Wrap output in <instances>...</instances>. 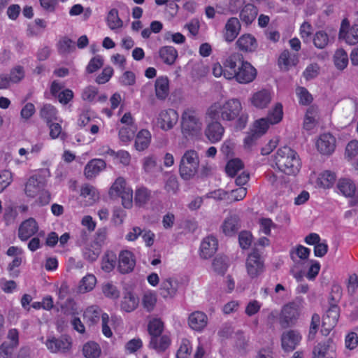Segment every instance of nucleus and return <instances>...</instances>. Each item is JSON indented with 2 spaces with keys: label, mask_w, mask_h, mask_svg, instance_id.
<instances>
[{
  "label": "nucleus",
  "mask_w": 358,
  "mask_h": 358,
  "mask_svg": "<svg viewBox=\"0 0 358 358\" xmlns=\"http://www.w3.org/2000/svg\"><path fill=\"white\" fill-rule=\"evenodd\" d=\"M205 117L224 122L237 120L241 128L248 121V115L243 114L242 103L237 98L220 99L212 102L206 110Z\"/></svg>",
  "instance_id": "nucleus-1"
},
{
  "label": "nucleus",
  "mask_w": 358,
  "mask_h": 358,
  "mask_svg": "<svg viewBox=\"0 0 358 358\" xmlns=\"http://www.w3.org/2000/svg\"><path fill=\"white\" fill-rule=\"evenodd\" d=\"M272 166L287 176H296L300 171L301 160L299 154L289 146L279 148L271 156Z\"/></svg>",
  "instance_id": "nucleus-2"
},
{
  "label": "nucleus",
  "mask_w": 358,
  "mask_h": 358,
  "mask_svg": "<svg viewBox=\"0 0 358 358\" xmlns=\"http://www.w3.org/2000/svg\"><path fill=\"white\" fill-rule=\"evenodd\" d=\"M224 65L231 69L225 73L227 80L235 79L241 84L252 82L257 76V70L248 62L243 61L237 55H231L224 61Z\"/></svg>",
  "instance_id": "nucleus-3"
},
{
  "label": "nucleus",
  "mask_w": 358,
  "mask_h": 358,
  "mask_svg": "<svg viewBox=\"0 0 358 358\" xmlns=\"http://www.w3.org/2000/svg\"><path fill=\"white\" fill-rule=\"evenodd\" d=\"M180 127L181 134L185 139H196L202 135L203 124L196 110L186 108L181 114Z\"/></svg>",
  "instance_id": "nucleus-4"
},
{
  "label": "nucleus",
  "mask_w": 358,
  "mask_h": 358,
  "mask_svg": "<svg viewBox=\"0 0 358 358\" xmlns=\"http://www.w3.org/2000/svg\"><path fill=\"white\" fill-rule=\"evenodd\" d=\"M24 193L30 198L38 196V201L41 205H46L50 201V194L45 189V180L38 173L27 179L24 184Z\"/></svg>",
  "instance_id": "nucleus-5"
},
{
  "label": "nucleus",
  "mask_w": 358,
  "mask_h": 358,
  "mask_svg": "<svg viewBox=\"0 0 358 358\" xmlns=\"http://www.w3.org/2000/svg\"><path fill=\"white\" fill-rule=\"evenodd\" d=\"M199 153L194 149L186 150L181 157L179 164V173L185 180L193 178L197 173L199 167Z\"/></svg>",
  "instance_id": "nucleus-6"
},
{
  "label": "nucleus",
  "mask_w": 358,
  "mask_h": 358,
  "mask_svg": "<svg viewBox=\"0 0 358 358\" xmlns=\"http://www.w3.org/2000/svg\"><path fill=\"white\" fill-rule=\"evenodd\" d=\"M108 194L113 199L120 198L124 208L130 209L133 206V190L122 177H118L114 181L109 189Z\"/></svg>",
  "instance_id": "nucleus-7"
},
{
  "label": "nucleus",
  "mask_w": 358,
  "mask_h": 358,
  "mask_svg": "<svg viewBox=\"0 0 358 358\" xmlns=\"http://www.w3.org/2000/svg\"><path fill=\"white\" fill-rule=\"evenodd\" d=\"M303 305V300L297 297L293 301L284 306L280 317V324L284 327L294 324L298 320Z\"/></svg>",
  "instance_id": "nucleus-8"
},
{
  "label": "nucleus",
  "mask_w": 358,
  "mask_h": 358,
  "mask_svg": "<svg viewBox=\"0 0 358 358\" xmlns=\"http://www.w3.org/2000/svg\"><path fill=\"white\" fill-rule=\"evenodd\" d=\"M338 193L348 199L350 206L358 203V186L350 179L341 178L338 181Z\"/></svg>",
  "instance_id": "nucleus-9"
},
{
  "label": "nucleus",
  "mask_w": 358,
  "mask_h": 358,
  "mask_svg": "<svg viewBox=\"0 0 358 358\" xmlns=\"http://www.w3.org/2000/svg\"><path fill=\"white\" fill-rule=\"evenodd\" d=\"M178 121V113L172 108L164 109L159 111L156 117V124L162 130H171Z\"/></svg>",
  "instance_id": "nucleus-10"
},
{
  "label": "nucleus",
  "mask_w": 358,
  "mask_h": 358,
  "mask_svg": "<svg viewBox=\"0 0 358 358\" xmlns=\"http://www.w3.org/2000/svg\"><path fill=\"white\" fill-rule=\"evenodd\" d=\"M245 268L250 278H255L264 271V260L257 251L248 255L245 262Z\"/></svg>",
  "instance_id": "nucleus-11"
},
{
  "label": "nucleus",
  "mask_w": 358,
  "mask_h": 358,
  "mask_svg": "<svg viewBox=\"0 0 358 358\" xmlns=\"http://www.w3.org/2000/svg\"><path fill=\"white\" fill-rule=\"evenodd\" d=\"M207 124L204 129V134L211 143L220 142L224 134V127L220 120L206 119Z\"/></svg>",
  "instance_id": "nucleus-12"
},
{
  "label": "nucleus",
  "mask_w": 358,
  "mask_h": 358,
  "mask_svg": "<svg viewBox=\"0 0 358 358\" xmlns=\"http://www.w3.org/2000/svg\"><path fill=\"white\" fill-rule=\"evenodd\" d=\"M44 343L52 353L66 352L71 347V340L66 336H61L59 338L55 336H48Z\"/></svg>",
  "instance_id": "nucleus-13"
},
{
  "label": "nucleus",
  "mask_w": 358,
  "mask_h": 358,
  "mask_svg": "<svg viewBox=\"0 0 358 358\" xmlns=\"http://www.w3.org/2000/svg\"><path fill=\"white\" fill-rule=\"evenodd\" d=\"M339 38L344 40L349 45L358 43V24L350 25L347 19H344L341 25Z\"/></svg>",
  "instance_id": "nucleus-14"
},
{
  "label": "nucleus",
  "mask_w": 358,
  "mask_h": 358,
  "mask_svg": "<svg viewBox=\"0 0 358 358\" xmlns=\"http://www.w3.org/2000/svg\"><path fill=\"white\" fill-rule=\"evenodd\" d=\"M273 96V92L270 89H262L254 92L250 103L256 108L264 109L268 106Z\"/></svg>",
  "instance_id": "nucleus-15"
},
{
  "label": "nucleus",
  "mask_w": 358,
  "mask_h": 358,
  "mask_svg": "<svg viewBox=\"0 0 358 358\" xmlns=\"http://www.w3.org/2000/svg\"><path fill=\"white\" fill-rule=\"evenodd\" d=\"M301 339L302 336L298 331H286L281 336L282 348L285 352H292L300 343Z\"/></svg>",
  "instance_id": "nucleus-16"
},
{
  "label": "nucleus",
  "mask_w": 358,
  "mask_h": 358,
  "mask_svg": "<svg viewBox=\"0 0 358 358\" xmlns=\"http://www.w3.org/2000/svg\"><path fill=\"white\" fill-rule=\"evenodd\" d=\"M339 318V309L334 306L329 308L322 319L321 332L327 336L331 329L336 326Z\"/></svg>",
  "instance_id": "nucleus-17"
},
{
  "label": "nucleus",
  "mask_w": 358,
  "mask_h": 358,
  "mask_svg": "<svg viewBox=\"0 0 358 358\" xmlns=\"http://www.w3.org/2000/svg\"><path fill=\"white\" fill-rule=\"evenodd\" d=\"M315 145L321 154L331 155L336 148V138L331 134H323L317 139Z\"/></svg>",
  "instance_id": "nucleus-18"
},
{
  "label": "nucleus",
  "mask_w": 358,
  "mask_h": 358,
  "mask_svg": "<svg viewBox=\"0 0 358 358\" xmlns=\"http://www.w3.org/2000/svg\"><path fill=\"white\" fill-rule=\"evenodd\" d=\"M178 287L179 282L178 280L171 278H166L160 284V295L165 299H173L176 296Z\"/></svg>",
  "instance_id": "nucleus-19"
},
{
  "label": "nucleus",
  "mask_w": 358,
  "mask_h": 358,
  "mask_svg": "<svg viewBox=\"0 0 358 358\" xmlns=\"http://www.w3.org/2000/svg\"><path fill=\"white\" fill-rule=\"evenodd\" d=\"M38 230V226L36 220L33 218L27 219L20 225L18 237L21 241H27L36 234Z\"/></svg>",
  "instance_id": "nucleus-20"
},
{
  "label": "nucleus",
  "mask_w": 358,
  "mask_h": 358,
  "mask_svg": "<svg viewBox=\"0 0 358 358\" xmlns=\"http://www.w3.org/2000/svg\"><path fill=\"white\" fill-rule=\"evenodd\" d=\"M80 196L84 199L86 206H92L99 200L98 189L90 184H84L81 186Z\"/></svg>",
  "instance_id": "nucleus-21"
},
{
  "label": "nucleus",
  "mask_w": 358,
  "mask_h": 358,
  "mask_svg": "<svg viewBox=\"0 0 358 358\" xmlns=\"http://www.w3.org/2000/svg\"><path fill=\"white\" fill-rule=\"evenodd\" d=\"M136 265L134 254L129 250L122 251L119 255L118 269L122 273H128L133 271Z\"/></svg>",
  "instance_id": "nucleus-22"
},
{
  "label": "nucleus",
  "mask_w": 358,
  "mask_h": 358,
  "mask_svg": "<svg viewBox=\"0 0 358 358\" xmlns=\"http://www.w3.org/2000/svg\"><path fill=\"white\" fill-rule=\"evenodd\" d=\"M217 241L215 237L208 236L203 239L200 245V256L203 259L211 257L217 251Z\"/></svg>",
  "instance_id": "nucleus-23"
},
{
  "label": "nucleus",
  "mask_w": 358,
  "mask_h": 358,
  "mask_svg": "<svg viewBox=\"0 0 358 358\" xmlns=\"http://www.w3.org/2000/svg\"><path fill=\"white\" fill-rule=\"evenodd\" d=\"M138 303V297L133 290L124 291L120 304L122 310L127 313L132 312L137 308Z\"/></svg>",
  "instance_id": "nucleus-24"
},
{
  "label": "nucleus",
  "mask_w": 358,
  "mask_h": 358,
  "mask_svg": "<svg viewBox=\"0 0 358 358\" xmlns=\"http://www.w3.org/2000/svg\"><path fill=\"white\" fill-rule=\"evenodd\" d=\"M106 164L101 159H93L85 166L84 175L87 179H92L106 169Z\"/></svg>",
  "instance_id": "nucleus-25"
},
{
  "label": "nucleus",
  "mask_w": 358,
  "mask_h": 358,
  "mask_svg": "<svg viewBox=\"0 0 358 358\" xmlns=\"http://www.w3.org/2000/svg\"><path fill=\"white\" fill-rule=\"evenodd\" d=\"M241 30L239 20L236 17L229 18L224 27V38L227 42H232L237 37Z\"/></svg>",
  "instance_id": "nucleus-26"
},
{
  "label": "nucleus",
  "mask_w": 358,
  "mask_h": 358,
  "mask_svg": "<svg viewBox=\"0 0 358 358\" xmlns=\"http://www.w3.org/2000/svg\"><path fill=\"white\" fill-rule=\"evenodd\" d=\"M155 91L157 99H166L169 94V80L166 76H159L155 83Z\"/></svg>",
  "instance_id": "nucleus-27"
},
{
  "label": "nucleus",
  "mask_w": 358,
  "mask_h": 358,
  "mask_svg": "<svg viewBox=\"0 0 358 358\" xmlns=\"http://www.w3.org/2000/svg\"><path fill=\"white\" fill-rule=\"evenodd\" d=\"M320 120L318 108L314 106H310L305 114L303 127L307 131L316 127Z\"/></svg>",
  "instance_id": "nucleus-28"
},
{
  "label": "nucleus",
  "mask_w": 358,
  "mask_h": 358,
  "mask_svg": "<svg viewBox=\"0 0 358 358\" xmlns=\"http://www.w3.org/2000/svg\"><path fill=\"white\" fill-rule=\"evenodd\" d=\"M188 322L192 329L200 331L206 327L208 317L204 313L195 311L189 315Z\"/></svg>",
  "instance_id": "nucleus-29"
},
{
  "label": "nucleus",
  "mask_w": 358,
  "mask_h": 358,
  "mask_svg": "<svg viewBox=\"0 0 358 358\" xmlns=\"http://www.w3.org/2000/svg\"><path fill=\"white\" fill-rule=\"evenodd\" d=\"M299 62V57L296 53H292L289 50H284L278 59V64L281 69L287 71L296 66Z\"/></svg>",
  "instance_id": "nucleus-30"
},
{
  "label": "nucleus",
  "mask_w": 358,
  "mask_h": 358,
  "mask_svg": "<svg viewBox=\"0 0 358 358\" xmlns=\"http://www.w3.org/2000/svg\"><path fill=\"white\" fill-rule=\"evenodd\" d=\"M159 57L167 65H173L178 58V53L177 50L171 45L162 46L159 50Z\"/></svg>",
  "instance_id": "nucleus-31"
},
{
  "label": "nucleus",
  "mask_w": 358,
  "mask_h": 358,
  "mask_svg": "<svg viewBox=\"0 0 358 358\" xmlns=\"http://www.w3.org/2000/svg\"><path fill=\"white\" fill-rule=\"evenodd\" d=\"M152 135L148 129L140 130L135 138L134 148L138 151H143L146 150L151 142Z\"/></svg>",
  "instance_id": "nucleus-32"
},
{
  "label": "nucleus",
  "mask_w": 358,
  "mask_h": 358,
  "mask_svg": "<svg viewBox=\"0 0 358 358\" xmlns=\"http://www.w3.org/2000/svg\"><path fill=\"white\" fill-rule=\"evenodd\" d=\"M236 45L241 50L245 52L255 51L257 47L255 38L250 34H245L240 36L236 41Z\"/></svg>",
  "instance_id": "nucleus-33"
},
{
  "label": "nucleus",
  "mask_w": 358,
  "mask_h": 358,
  "mask_svg": "<svg viewBox=\"0 0 358 358\" xmlns=\"http://www.w3.org/2000/svg\"><path fill=\"white\" fill-rule=\"evenodd\" d=\"M222 232L227 236L234 235L239 229V219L235 215H229L227 216L222 226Z\"/></svg>",
  "instance_id": "nucleus-34"
},
{
  "label": "nucleus",
  "mask_w": 358,
  "mask_h": 358,
  "mask_svg": "<svg viewBox=\"0 0 358 358\" xmlns=\"http://www.w3.org/2000/svg\"><path fill=\"white\" fill-rule=\"evenodd\" d=\"M171 341L169 336H157L150 338L149 346L157 352H164L171 345Z\"/></svg>",
  "instance_id": "nucleus-35"
},
{
  "label": "nucleus",
  "mask_w": 358,
  "mask_h": 358,
  "mask_svg": "<svg viewBox=\"0 0 358 358\" xmlns=\"http://www.w3.org/2000/svg\"><path fill=\"white\" fill-rule=\"evenodd\" d=\"M96 278L94 275L88 273L85 275L80 280L78 287L77 292L79 294H85L94 289L96 285Z\"/></svg>",
  "instance_id": "nucleus-36"
},
{
  "label": "nucleus",
  "mask_w": 358,
  "mask_h": 358,
  "mask_svg": "<svg viewBox=\"0 0 358 358\" xmlns=\"http://www.w3.org/2000/svg\"><path fill=\"white\" fill-rule=\"evenodd\" d=\"M103 313L99 306L92 305L85 309L83 317L89 325H93L99 321L100 318H101V315Z\"/></svg>",
  "instance_id": "nucleus-37"
},
{
  "label": "nucleus",
  "mask_w": 358,
  "mask_h": 358,
  "mask_svg": "<svg viewBox=\"0 0 358 358\" xmlns=\"http://www.w3.org/2000/svg\"><path fill=\"white\" fill-rule=\"evenodd\" d=\"M333 349V343L330 340L318 343L313 349V358H333L329 351Z\"/></svg>",
  "instance_id": "nucleus-38"
},
{
  "label": "nucleus",
  "mask_w": 358,
  "mask_h": 358,
  "mask_svg": "<svg viewBox=\"0 0 358 358\" xmlns=\"http://www.w3.org/2000/svg\"><path fill=\"white\" fill-rule=\"evenodd\" d=\"M101 251V246L96 242H93L84 247L83 255L86 260L94 262L99 257Z\"/></svg>",
  "instance_id": "nucleus-39"
},
{
  "label": "nucleus",
  "mask_w": 358,
  "mask_h": 358,
  "mask_svg": "<svg viewBox=\"0 0 358 358\" xmlns=\"http://www.w3.org/2000/svg\"><path fill=\"white\" fill-rule=\"evenodd\" d=\"M258 10L256 6L252 4H246L241 10L240 19L242 22L247 24H251L256 18Z\"/></svg>",
  "instance_id": "nucleus-40"
},
{
  "label": "nucleus",
  "mask_w": 358,
  "mask_h": 358,
  "mask_svg": "<svg viewBox=\"0 0 358 358\" xmlns=\"http://www.w3.org/2000/svg\"><path fill=\"white\" fill-rule=\"evenodd\" d=\"M336 180V175L329 171H325L319 174L316 178V184L318 187L322 188H329Z\"/></svg>",
  "instance_id": "nucleus-41"
},
{
  "label": "nucleus",
  "mask_w": 358,
  "mask_h": 358,
  "mask_svg": "<svg viewBox=\"0 0 358 358\" xmlns=\"http://www.w3.org/2000/svg\"><path fill=\"white\" fill-rule=\"evenodd\" d=\"M106 23L108 27L113 31L122 27L123 21L120 18L118 10L116 8H112L109 10L106 17Z\"/></svg>",
  "instance_id": "nucleus-42"
},
{
  "label": "nucleus",
  "mask_w": 358,
  "mask_h": 358,
  "mask_svg": "<svg viewBox=\"0 0 358 358\" xmlns=\"http://www.w3.org/2000/svg\"><path fill=\"white\" fill-rule=\"evenodd\" d=\"M157 301V296L156 293L152 290L145 291L141 299L143 307L148 312H151L154 310Z\"/></svg>",
  "instance_id": "nucleus-43"
},
{
  "label": "nucleus",
  "mask_w": 358,
  "mask_h": 358,
  "mask_svg": "<svg viewBox=\"0 0 358 358\" xmlns=\"http://www.w3.org/2000/svg\"><path fill=\"white\" fill-rule=\"evenodd\" d=\"M117 256L114 252H106L101 259V269L106 273L112 271L115 266Z\"/></svg>",
  "instance_id": "nucleus-44"
},
{
  "label": "nucleus",
  "mask_w": 358,
  "mask_h": 358,
  "mask_svg": "<svg viewBox=\"0 0 358 358\" xmlns=\"http://www.w3.org/2000/svg\"><path fill=\"white\" fill-rule=\"evenodd\" d=\"M101 353L100 346L94 341L87 342L83 347V354L85 358H98Z\"/></svg>",
  "instance_id": "nucleus-45"
},
{
  "label": "nucleus",
  "mask_w": 358,
  "mask_h": 358,
  "mask_svg": "<svg viewBox=\"0 0 358 358\" xmlns=\"http://www.w3.org/2000/svg\"><path fill=\"white\" fill-rule=\"evenodd\" d=\"M348 55L343 49H338L334 55V63L339 70L345 69L348 64Z\"/></svg>",
  "instance_id": "nucleus-46"
},
{
  "label": "nucleus",
  "mask_w": 358,
  "mask_h": 358,
  "mask_svg": "<svg viewBox=\"0 0 358 358\" xmlns=\"http://www.w3.org/2000/svg\"><path fill=\"white\" fill-rule=\"evenodd\" d=\"M192 352L191 342L187 338H182L177 350L176 358H189Z\"/></svg>",
  "instance_id": "nucleus-47"
},
{
  "label": "nucleus",
  "mask_w": 358,
  "mask_h": 358,
  "mask_svg": "<svg viewBox=\"0 0 358 358\" xmlns=\"http://www.w3.org/2000/svg\"><path fill=\"white\" fill-rule=\"evenodd\" d=\"M137 130L136 125L122 126L119 129V138L122 142L129 143L134 138Z\"/></svg>",
  "instance_id": "nucleus-48"
},
{
  "label": "nucleus",
  "mask_w": 358,
  "mask_h": 358,
  "mask_svg": "<svg viewBox=\"0 0 358 358\" xmlns=\"http://www.w3.org/2000/svg\"><path fill=\"white\" fill-rule=\"evenodd\" d=\"M40 115L49 124L50 122L57 119V110L53 106L45 104L41 108Z\"/></svg>",
  "instance_id": "nucleus-49"
},
{
  "label": "nucleus",
  "mask_w": 358,
  "mask_h": 358,
  "mask_svg": "<svg viewBox=\"0 0 358 358\" xmlns=\"http://www.w3.org/2000/svg\"><path fill=\"white\" fill-rule=\"evenodd\" d=\"M313 42L317 48L324 49L329 44V35L324 31H317L313 36Z\"/></svg>",
  "instance_id": "nucleus-50"
},
{
  "label": "nucleus",
  "mask_w": 358,
  "mask_h": 358,
  "mask_svg": "<svg viewBox=\"0 0 358 358\" xmlns=\"http://www.w3.org/2000/svg\"><path fill=\"white\" fill-rule=\"evenodd\" d=\"M103 294L110 299H117L120 297V292L118 288L112 282H105L101 285Z\"/></svg>",
  "instance_id": "nucleus-51"
},
{
  "label": "nucleus",
  "mask_w": 358,
  "mask_h": 358,
  "mask_svg": "<svg viewBox=\"0 0 358 358\" xmlns=\"http://www.w3.org/2000/svg\"><path fill=\"white\" fill-rule=\"evenodd\" d=\"M310 253V250L309 248L299 245L291 250L290 256L294 262H296L298 259L301 260L307 259Z\"/></svg>",
  "instance_id": "nucleus-52"
},
{
  "label": "nucleus",
  "mask_w": 358,
  "mask_h": 358,
  "mask_svg": "<svg viewBox=\"0 0 358 358\" xmlns=\"http://www.w3.org/2000/svg\"><path fill=\"white\" fill-rule=\"evenodd\" d=\"M271 124L268 118H260L254 122L252 129L261 137L266 133Z\"/></svg>",
  "instance_id": "nucleus-53"
},
{
  "label": "nucleus",
  "mask_w": 358,
  "mask_h": 358,
  "mask_svg": "<svg viewBox=\"0 0 358 358\" xmlns=\"http://www.w3.org/2000/svg\"><path fill=\"white\" fill-rule=\"evenodd\" d=\"M283 117L282 106L280 103H277L272 110L269 112L266 118L271 122V124L279 123Z\"/></svg>",
  "instance_id": "nucleus-54"
},
{
  "label": "nucleus",
  "mask_w": 358,
  "mask_h": 358,
  "mask_svg": "<svg viewBox=\"0 0 358 358\" xmlns=\"http://www.w3.org/2000/svg\"><path fill=\"white\" fill-rule=\"evenodd\" d=\"M164 329V323L159 318L152 319L148 324V331L151 337L160 336Z\"/></svg>",
  "instance_id": "nucleus-55"
},
{
  "label": "nucleus",
  "mask_w": 358,
  "mask_h": 358,
  "mask_svg": "<svg viewBox=\"0 0 358 358\" xmlns=\"http://www.w3.org/2000/svg\"><path fill=\"white\" fill-rule=\"evenodd\" d=\"M243 168V164L239 159L229 160L226 165V173L231 177H234L240 170Z\"/></svg>",
  "instance_id": "nucleus-56"
},
{
  "label": "nucleus",
  "mask_w": 358,
  "mask_h": 358,
  "mask_svg": "<svg viewBox=\"0 0 358 358\" xmlns=\"http://www.w3.org/2000/svg\"><path fill=\"white\" fill-rule=\"evenodd\" d=\"M99 90L95 86L89 85L85 87L81 94V98L83 101L93 102L98 96Z\"/></svg>",
  "instance_id": "nucleus-57"
},
{
  "label": "nucleus",
  "mask_w": 358,
  "mask_h": 358,
  "mask_svg": "<svg viewBox=\"0 0 358 358\" xmlns=\"http://www.w3.org/2000/svg\"><path fill=\"white\" fill-rule=\"evenodd\" d=\"M142 166L144 172L147 173H152L157 166V157L153 155L145 157L142 159Z\"/></svg>",
  "instance_id": "nucleus-58"
},
{
  "label": "nucleus",
  "mask_w": 358,
  "mask_h": 358,
  "mask_svg": "<svg viewBox=\"0 0 358 358\" xmlns=\"http://www.w3.org/2000/svg\"><path fill=\"white\" fill-rule=\"evenodd\" d=\"M150 197V193L148 189L140 187L136 190L135 202L141 206L145 204Z\"/></svg>",
  "instance_id": "nucleus-59"
},
{
  "label": "nucleus",
  "mask_w": 358,
  "mask_h": 358,
  "mask_svg": "<svg viewBox=\"0 0 358 358\" xmlns=\"http://www.w3.org/2000/svg\"><path fill=\"white\" fill-rule=\"evenodd\" d=\"M247 194V189L243 187H239L228 192V201H238L243 200Z\"/></svg>",
  "instance_id": "nucleus-60"
},
{
  "label": "nucleus",
  "mask_w": 358,
  "mask_h": 358,
  "mask_svg": "<svg viewBox=\"0 0 358 358\" xmlns=\"http://www.w3.org/2000/svg\"><path fill=\"white\" fill-rule=\"evenodd\" d=\"M296 94L299 98V103L303 105H308L313 101L312 95L303 87H299L296 90Z\"/></svg>",
  "instance_id": "nucleus-61"
},
{
  "label": "nucleus",
  "mask_w": 358,
  "mask_h": 358,
  "mask_svg": "<svg viewBox=\"0 0 358 358\" xmlns=\"http://www.w3.org/2000/svg\"><path fill=\"white\" fill-rule=\"evenodd\" d=\"M312 33V25L308 22H303L299 29V35L303 43H307L310 41Z\"/></svg>",
  "instance_id": "nucleus-62"
},
{
  "label": "nucleus",
  "mask_w": 358,
  "mask_h": 358,
  "mask_svg": "<svg viewBox=\"0 0 358 358\" xmlns=\"http://www.w3.org/2000/svg\"><path fill=\"white\" fill-rule=\"evenodd\" d=\"M113 159H117L119 163L123 166H129L131 160V156L130 153L124 150H120L117 152L115 151L113 155Z\"/></svg>",
  "instance_id": "nucleus-63"
},
{
  "label": "nucleus",
  "mask_w": 358,
  "mask_h": 358,
  "mask_svg": "<svg viewBox=\"0 0 358 358\" xmlns=\"http://www.w3.org/2000/svg\"><path fill=\"white\" fill-rule=\"evenodd\" d=\"M358 154V141L356 140L349 142L345 148V156L348 160L352 159Z\"/></svg>",
  "instance_id": "nucleus-64"
}]
</instances>
